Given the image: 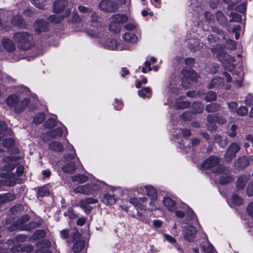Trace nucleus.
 Listing matches in <instances>:
<instances>
[{"label":"nucleus","mask_w":253,"mask_h":253,"mask_svg":"<svg viewBox=\"0 0 253 253\" xmlns=\"http://www.w3.org/2000/svg\"><path fill=\"white\" fill-rule=\"evenodd\" d=\"M123 38L125 41L131 43H136L138 40L135 34L129 32L124 34Z\"/></svg>","instance_id":"23"},{"label":"nucleus","mask_w":253,"mask_h":253,"mask_svg":"<svg viewBox=\"0 0 253 253\" xmlns=\"http://www.w3.org/2000/svg\"><path fill=\"white\" fill-rule=\"evenodd\" d=\"M31 102L30 98H23L20 99L16 94H11L8 95L5 99V103L10 108H13L16 114L23 113L29 106Z\"/></svg>","instance_id":"2"},{"label":"nucleus","mask_w":253,"mask_h":253,"mask_svg":"<svg viewBox=\"0 0 253 253\" xmlns=\"http://www.w3.org/2000/svg\"><path fill=\"white\" fill-rule=\"evenodd\" d=\"M42 220H40L37 221H31L27 223L25 225L21 226L22 228L21 231H30L38 227H40L42 224Z\"/></svg>","instance_id":"16"},{"label":"nucleus","mask_w":253,"mask_h":253,"mask_svg":"<svg viewBox=\"0 0 253 253\" xmlns=\"http://www.w3.org/2000/svg\"><path fill=\"white\" fill-rule=\"evenodd\" d=\"M13 39L17 42L18 48L22 51L29 50L34 45L32 36L28 32L14 33Z\"/></svg>","instance_id":"3"},{"label":"nucleus","mask_w":253,"mask_h":253,"mask_svg":"<svg viewBox=\"0 0 253 253\" xmlns=\"http://www.w3.org/2000/svg\"><path fill=\"white\" fill-rule=\"evenodd\" d=\"M11 23L14 26L21 29H24L26 28V23L25 21L20 17L14 18L11 20Z\"/></svg>","instance_id":"29"},{"label":"nucleus","mask_w":253,"mask_h":253,"mask_svg":"<svg viewBox=\"0 0 253 253\" xmlns=\"http://www.w3.org/2000/svg\"><path fill=\"white\" fill-rule=\"evenodd\" d=\"M164 206L169 211H173L176 210L175 202L169 197H166L163 201Z\"/></svg>","instance_id":"21"},{"label":"nucleus","mask_w":253,"mask_h":253,"mask_svg":"<svg viewBox=\"0 0 253 253\" xmlns=\"http://www.w3.org/2000/svg\"><path fill=\"white\" fill-rule=\"evenodd\" d=\"M88 185L89 195L93 194L97 191H101L103 187L105 186V183L98 181L95 183H88Z\"/></svg>","instance_id":"18"},{"label":"nucleus","mask_w":253,"mask_h":253,"mask_svg":"<svg viewBox=\"0 0 253 253\" xmlns=\"http://www.w3.org/2000/svg\"><path fill=\"white\" fill-rule=\"evenodd\" d=\"M50 132L53 139H55L57 137H62L63 133L62 129L60 127H58L55 129L50 130Z\"/></svg>","instance_id":"44"},{"label":"nucleus","mask_w":253,"mask_h":253,"mask_svg":"<svg viewBox=\"0 0 253 253\" xmlns=\"http://www.w3.org/2000/svg\"><path fill=\"white\" fill-rule=\"evenodd\" d=\"M245 103L248 106H251L253 105V94H252L251 93H249L248 94V95L246 97Z\"/></svg>","instance_id":"64"},{"label":"nucleus","mask_w":253,"mask_h":253,"mask_svg":"<svg viewBox=\"0 0 253 253\" xmlns=\"http://www.w3.org/2000/svg\"><path fill=\"white\" fill-rule=\"evenodd\" d=\"M118 42L115 39H109L107 41V46L109 49L115 50L117 49Z\"/></svg>","instance_id":"46"},{"label":"nucleus","mask_w":253,"mask_h":253,"mask_svg":"<svg viewBox=\"0 0 253 253\" xmlns=\"http://www.w3.org/2000/svg\"><path fill=\"white\" fill-rule=\"evenodd\" d=\"M68 1H54L53 4V12L56 14H60L67 10L71 9L68 7Z\"/></svg>","instance_id":"11"},{"label":"nucleus","mask_w":253,"mask_h":253,"mask_svg":"<svg viewBox=\"0 0 253 253\" xmlns=\"http://www.w3.org/2000/svg\"><path fill=\"white\" fill-rule=\"evenodd\" d=\"M37 194L41 197L48 196L50 195V191L48 187L44 185L38 188Z\"/></svg>","instance_id":"32"},{"label":"nucleus","mask_w":253,"mask_h":253,"mask_svg":"<svg viewBox=\"0 0 253 253\" xmlns=\"http://www.w3.org/2000/svg\"><path fill=\"white\" fill-rule=\"evenodd\" d=\"M146 195L150 198L149 205L150 206V210L151 211H156L158 209L155 205L156 201L157 200L158 192L157 190L152 185H146L144 186Z\"/></svg>","instance_id":"5"},{"label":"nucleus","mask_w":253,"mask_h":253,"mask_svg":"<svg viewBox=\"0 0 253 253\" xmlns=\"http://www.w3.org/2000/svg\"><path fill=\"white\" fill-rule=\"evenodd\" d=\"M80 202L85 203L87 205L94 204L98 203V200L97 199L93 198L92 197L85 198L84 199H82Z\"/></svg>","instance_id":"54"},{"label":"nucleus","mask_w":253,"mask_h":253,"mask_svg":"<svg viewBox=\"0 0 253 253\" xmlns=\"http://www.w3.org/2000/svg\"><path fill=\"white\" fill-rule=\"evenodd\" d=\"M180 118L184 121H191L193 118V113L191 111L184 112L181 115Z\"/></svg>","instance_id":"48"},{"label":"nucleus","mask_w":253,"mask_h":253,"mask_svg":"<svg viewBox=\"0 0 253 253\" xmlns=\"http://www.w3.org/2000/svg\"><path fill=\"white\" fill-rule=\"evenodd\" d=\"M88 183L84 185L78 186L74 189L73 191L75 193H81L89 195V190H88Z\"/></svg>","instance_id":"27"},{"label":"nucleus","mask_w":253,"mask_h":253,"mask_svg":"<svg viewBox=\"0 0 253 253\" xmlns=\"http://www.w3.org/2000/svg\"><path fill=\"white\" fill-rule=\"evenodd\" d=\"M57 125V122L55 119L50 117L48 118L45 122L44 126L49 129L53 128Z\"/></svg>","instance_id":"49"},{"label":"nucleus","mask_w":253,"mask_h":253,"mask_svg":"<svg viewBox=\"0 0 253 253\" xmlns=\"http://www.w3.org/2000/svg\"><path fill=\"white\" fill-rule=\"evenodd\" d=\"M88 177L84 174H77L72 177V180L74 182H77L79 183H83L86 182Z\"/></svg>","instance_id":"30"},{"label":"nucleus","mask_w":253,"mask_h":253,"mask_svg":"<svg viewBox=\"0 0 253 253\" xmlns=\"http://www.w3.org/2000/svg\"><path fill=\"white\" fill-rule=\"evenodd\" d=\"M29 220L30 216L27 214H25L21 216V217L16 221L19 225V231H21V229L22 228L21 226L25 225L26 224L25 223L28 222Z\"/></svg>","instance_id":"41"},{"label":"nucleus","mask_w":253,"mask_h":253,"mask_svg":"<svg viewBox=\"0 0 253 253\" xmlns=\"http://www.w3.org/2000/svg\"><path fill=\"white\" fill-rule=\"evenodd\" d=\"M71 15V11L69 9L66 10L60 15H50L47 17L48 21L50 23L59 24L61 21L65 18L69 17Z\"/></svg>","instance_id":"13"},{"label":"nucleus","mask_w":253,"mask_h":253,"mask_svg":"<svg viewBox=\"0 0 253 253\" xmlns=\"http://www.w3.org/2000/svg\"><path fill=\"white\" fill-rule=\"evenodd\" d=\"M220 106L217 103H211L206 107V111L209 113H214L219 110Z\"/></svg>","instance_id":"36"},{"label":"nucleus","mask_w":253,"mask_h":253,"mask_svg":"<svg viewBox=\"0 0 253 253\" xmlns=\"http://www.w3.org/2000/svg\"><path fill=\"white\" fill-rule=\"evenodd\" d=\"M46 116L44 112H40L35 115L33 122L36 125L42 124L45 120Z\"/></svg>","instance_id":"31"},{"label":"nucleus","mask_w":253,"mask_h":253,"mask_svg":"<svg viewBox=\"0 0 253 253\" xmlns=\"http://www.w3.org/2000/svg\"><path fill=\"white\" fill-rule=\"evenodd\" d=\"M48 149L55 152L59 153L64 151L63 145L59 141H51L48 144Z\"/></svg>","instance_id":"19"},{"label":"nucleus","mask_w":253,"mask_h":253,"mask_svg":"<svg viewBox=\"0 0 253 253\" xmlns=\"http://www.w3.org/2000/svg\"><path fill=\"white\" fill-rule=\"evenodd\" d=\"M246 5L247 2H243L241 4H240L236 7V11L242 14L245 13L246 11Z\"/></svg>","instance_id":"63"},{"label":"nucleus","mask_w":253,"mask_h":253,"mask_svg":"<svg viewBox=\"0 0 253 253\" xmlns=\"http://www.w3.org/2000/svg\"><path fill=\"white\" fill-rule=\"evenodd\" d=\"M110 31L113 32L115 34H118L120 32L121 29V25L118 24L112 20V22L109 26Z\"/></svg>","instance_id":"40"},{"label":"nucleus","mask_w":253,"mask_h":253,"mask_svg":"<svg viewBox=\"0 0 253 253\" xmlns=\"http://www.w3.org/2000/svg\"><path fill=\"white\" fill-rule=\"evenodd\" d=\"M46 236V232L43 229L36 230L33 234L34 240H37L44 238Z\"/></svg>","instance_id":"39"},{"label":"nucleus","mask_w":253,"mask_h":253,"mask_svg":"<svg viewBox=\"0 0 253 253\" xmlns=\"http://www.w3.org/2000/svg\"><path fill=\"white\" fill-rule=\"evenodd\" d=\"M152 89L149 86H146L142 87L141 89L138 90V95L139 97L142 98L146 97V94H151Z\"/></svg>","instance_id":"42"},{"label":"nucleus","mask_w":253,"mask_h":253,"mask_svg":"<svg viewBox=\"0 0 253 253\" xmlns=\"http://www.w3.org/2000/svg\"><path fill=\"white\" fill-rule=\"evenodd\" d=\"M181 73L184 77L182 82L183 85L184 79L189 82H195L197 79V73L191 68L184 67L181 71Z\"/></svg>","instance_id":"7"},{"label":"nucleus","mask_w":253,"mask_h":253,"mask_svg":"<svg viewBox=\"0 0 253 253\" xmlns=\"http://www.w3.org/2000/svg\"><path fill=\"white\" fill-rule=\"evenodd\" d=\"M16 196L14 193L10 192L0 194V205L15 200Z\"/></svg>","instance_id":"15"},{"label":"nucleus","mask_w":253,"mask_h":253,"mask_svg":"<svg viewBox=\"0 0 253 253\" xmlns=\"http://www.w3.org/2000/svg\"><path fill=\"white\" fill-rule=\"evenodd\" d=\"M225 171L224 166L221 165H217L212 170V172L215 174H223L225 173Z\"/></svg>","instance_id":"57"},{"label":"nucleus","mask_w":253,"mask_h":253,"mask_svg":"<svg viewBox=\"0 0 253 253\" xmlns=\"http://www.w3.org/2000/svg\"><path fill=\"white\" fill-rule=\"evenodd\" d=\"M80 207L87 214L91 212L93 208L85 203H82L80 201Z\"/></svg>","instance_id":"51"},{"label":"nucleus","mask_w":253,"mask_h":253,"mask_svg":"<svg viewBox=\"0 0 253 253\" xmlns=\"http://www.w3.org/2000/svg\"><path fill=\"white\" fill-rule=\"evenodd\" d=\"M207 244V247H206L205 245L201 246L203 251L206 253H213L214 250L213 246L209 242H208Z\"/></svg>","instance_id":"52"},{"label":"nucleus","mask_w":253,"mask_h":253,"mask_svg":"<svg viewBox=\"0 0 253 253\" xmlns=\"http://www.w3.org/2000/svg\"><path fill=\"white\" fill-rule=\"evenodd\" d=\"M224 85V80L220 77L213 78L207 87L208 89H212L214 87L220 88Z\"/></svg>","instance_id":"17"},{"label":"nucleus","mask_w":253,"mask_h":253,"mask_svg":"<svg viewBox=\"0 0 253 253\" xmlns=\"http://www.w3.org/2000/svg\"><path fill=\"white\" fill-rule=\"evenodd\" d=\"M250 161L249 158L244 155L239 157L234 161V167L238 170H244L250 165Z\"/></svg>","instance_id":"9"},{"label":"nucleus","mask_w":253,"mask_h":253,"mask_svg":"<svg viewBox=\"0 0 253 253\" xmlns=\"http://www.w3.org/2000/svg\"><path fill=\"white\" fill-rule=\"evenodd\" d=\"M192 112L194 114L201 113L204 110L203 105L199 102H194L192 104Z\"/></svg>","instance_id":"33"},{"label":"nucleus","mask_w":253,"mask_h":253,"mask_svg":"<svg viewBox=\"0 0 253 253\" xmlns=\"http://www.w3.org/2000/svg\"><path fill=\"white\" fill-rule=\"evenodd\" d=\"M212 51L216 54L217 60L222 63L225 69L229 72L235 70V65L234 63L236 61L235 58L227 53L222 45L219 44L213 48Z\"/></svg>","instance_id":"1"},{"label":"nucleus","mask_w":253,"mask_h":253,"mask_svg":"<svg viewBox=\"0 0 253 253\" xmlns=\"http://www.w3.org/2000/svg\"><path fill=\"white\" fill-rule=\"evenodd\" d=\"M215 17L217 22L222 27L227 25V18L221 11H218L215 13Z\"/></svg>","instance_id":"26"},{"label":"nucleus","mask_w":253,"mask_h":253,"mask_svg":"<svg viewBox=\"0 0 253 253\" xmlns=\"http://www.w3.org/2000/svg\"><path fill=\"white\" fill-rule=\"evenodd\" d=\"M247 179L245 175H241L238 177L236 182V187L238 190L244 189L247 183Z\"/></svg>","instance_id":"28"},{"label":"nucleus","mask_w":253,"mask_h":253,"mask_svg":"<svg viewBox=\"0 0 253 253\" xmlns=\"http://www.w3.org/2000/svg\"><path fill=\"white\" fill-rule=\"evenodd\" d=\"M231 150L233 153L237 154V153L240 151V147L236 142L231 143L227 148Z\"/></svg>","instance_id":"56"},{"label":"nucleus","mask_w":253,"mask_h":253,"mask_svg":"<svg viewBox=\"0 0 253 253\" xmlns=\"http://www.w3.org/2000/svg\"><path fill=\"white\" fill-rule=\"evenodd\" d=\"M238 106V104L236 101H232L228 103V107L230 112L233 114H235Z\"/></svg>","instance_id":"55"},{"label":"nucleus","mask_w":253,"mask_h":253,"mask_svg":"<svg viewBox=\"0 0 253 253\" xmlns=\"http://www.w3.org/2000/svg\"><path fill=\"white\" fill-rule=\"evenodd\" d=\"M15 141L12 138H6L3 140L2 145L4 148H11L15 146Z\"/></svg>","instance_id":"45"},{"label":"nucleus","mask_w":253,"mask_h":253,"mask_svg":"<svg viewBox=\"0 0 253 253\" xmlns=\"http://www.w3.org/2000/svg\"><path fill=\"white\" fill-rule=\"evenodd\" d=\"M218 162L217 157L211 156L203 162L201 166L203 169H209L216 166Z\"/></svg>","instance_id":"12"},{"label":"nucleus","mask_w":253,"mask_h":253,"mask_svg":"<svg viewBox=\"0 0 253 253\" xmlns=\"http://www.w3.org/2000/svg\"><path fill=\"white\" fill-rule=\"evenodd\" d=\"M197 233L196 228L193 225L187 226L184 231V238L189 243L194 241Z\"/></svg>","instance_id":"10"},{"label":"nucleus","mask_w":253,"mask_h":253,"mask_svg":"<svg viewBox=\"0 0 253 253\" xmlns=\"http://www.w3.org/2000/svg\"><path fill=\"white\" fill-rule=\"evenodd\" d=\"M85 241L84 239L76 241L73 246V251L75 253L80 252L84 248Z\"/></svg>","instance_id":"25"},{"label":"nucleus","mask_w":253,"mask_h":253,"mask_svg":"<svg viewBox=\"0 0 253 253\" xmlns=\"http://www.w3.org/2000/svg\"><path fill=\"white\" fill-rule=\"evenodd\" d=\"M236 154L229 149H227L224 154V159L227 162H231L236 157Z\"/></svg>","instance_id":"47"},{"label":"nucleus","mask_w":253,"mask_h":253,"mask_svg":"<svg viewBox=\"0 0 253 253\" xmlns=\"http://www.w3.org/2000/svg\"><path fill=\"white\" fill-rule=\"evenodd\" d=\"M42 248L49 249L51 247V243L48 239H44L38 242Z\"/></svg>","instance_id":"59"},{"label":"nucleus","mask_w":253,"mask_h":253,"mask_svg":"<svg viewBox=\"0 0 253 253\" xmlns=\"http://www.w3.org/2000/svg\"><path fill=\"white\" fill-rule=\"evenodd\" d=\"M199 44L195 40H192L188 42V46L190 49L196 50L198 48Z\"/></svg>","instance_id":"62"},{"label":"nucleus","mask_w":253,"mask_h":253,"mask_svg":"<svg viewBox=\"0 0 253 253\" xmlns=\"http://www.w3.org/2000/svg\"><path fill=\"white\" fill-rule=\"evenodd\" d=\"M217 99L216 93L213 91H208L206 93V96L204 98V100L206 102H211L216 100Z\"/></svg>","instance_id":"43"},{"label":"nucleus","mask_w":253,"mask_h":253,"mask_svg":"<svg viewBox=\"0 0 253 253\" xmlns=\"http://www.w3.org/2000/svg\"><path fill=\"white\" fill-rule=\"evenodd\" d=\"M207 120L209 123H216L218 121V115L216 114L208 115L207 118Z\"/></svg>","instance_id":"61"},{"label":"nucleus","mask_w":253,"mask_h":253,"mask_svg":"<svg viewBox=\"0 0 253 253\" xmlns=\"http://www.w3.org/2000/svg\"><path fill=\"white\" fill-rule=\"evenodd\" d=\"M243 199L237 194H233L231 196V203L235 206H241L243 204Z\"/></svg>","instance_id":"37"},{"label":"nucleus","mask_w":253,"mask_h":253,"mask_svg":"<svg viewBox=\"0 0 253 253\" xmlns=\"http://www.w3.org/2000/svg\"><path fill=\"white\" fill-rule=\"evenodd\" d=\"M114 109L116 110H121L124 107L123 102L119 100L118 98H115L114 104Z\"/></svg>","instance_id":"58"},{"label":"nucleus","mask_w":253,"mask_h":253,"mask_svg":"<svg viewBox=\"0 0 253 253\" xmlns=\"http://www.w3.org/2000/svg\"><path fill=\"white\" fill-rule=\"evenodd\" d=\"M99 7L102 11L115 12L118 9V4L115 1H100Z\"/></svg>","instance_id":"6"},{"label":"nucleus","mask_w":253,"mask_h":253,"mask_svg":"<svg viewBox=\"0 0 253 253\" xmlns=\"http://www.w3.org/2000/svg\"><path fill=\"white\" fill-rule=\"evenodd\" d=\"M248 109L245 106H241L237 108L235 113L239 116H245L248 114Z\"/></svg>","instance_id":"50"},{"label":"nucleus","mask_w":253,"mask_h":253,"mask_svg":"<svg viewBox=\"0 0 253 253\" xmlns=\"http://www.w3.org/2000/svg\"><path fill=\"white\" fill-rule=\"evenodd\" d=\"M61 169L64 173H74L77 169L75 162L74 161L67 162L62 167Z\"/></svg>","instance_id":"20"},{"label":"nucleus","mask_w":253,"mask_h":253,"mask_svg":"<svg viewBox=\"0 0 253 253\" xmlns=\"http://www.w3.org/2000/svg\"><path fill=\"white\" fill-rule=\"evenodd\" d=\"M73 149L74 148H73ZM76 156L77 155L75 152V150H74V153H68L64 155L63 156V158L65 160V162H67L74 161Z\"/></svg>","instance_id":"53"},{"label":"nucleus","mask_w":253,"mask_h":253,"mask_svg":"<svg viewBox=\"0 0 253 253\" xmlns=\"http://www.w3.org/2000/svg\"><path fill=\"white\" fill-rule=\"evenodd\" d=\"M116 23L121 25L126 22L128 20V17L126 14H115L113 16V19Z\"/></svg>","instance_id":"34"},{"label":"nucleus","mask_w":253,"mask_h":253,"mask_svg":"<svg viewBox=\"0 0 253 253\" xmlns=\"http://www.w3.org/2000/svg\"><path fill=\"white\" fill-rule=\"evenodd\" d=\"M33 251V247L31 245H14L11 248H0V253H31Z\"/></svg>","instance_id":"4"},{"label":"nucleus","mask_w":253,"mask_h":253,"mask_svg":"<svg viewBox=\"0 0 253 253\" xmlns=\"http://www.w3.org/2000/svg\"><path fill=\"white\" fill-rule=\"evenodd\" d=\"M49 25L44 19L36 20L34 24V28L37 34L39 35L42 32H47L49 30Z\"/></svg>","instance_id":"8"},{"label":"nucleus","mask_w":253,"mask_h":253,"mask_svg":"<svg viewBox=\"0 0 253 253\" xmlns=\"http://www.w3.org/2000/svg\"><path fill=\"white\" fill-rule=\"evenodd\" d=\"M224 174L219 178V183L221 185L228 184L233 180V177L230 173H224Z\"/></svg>","instance_id":"24"},{"label":"nucleus","mask_w":253,"mask_h":253,"mask_svg":"<svg viewBox=\"0 0 253 253\" xmlns=\"http://www.w3.org/2000/svg\"><path fill=\"white\" fill-rule=\"evenodd\" d=\"M63 215L65 216H68L71 219H75L78 218L79 215L76 213L72 207H69L67 211L64 212Z\"/></svg>","instance_id":"38"},{"label":"nucleus","mask_w":253,"mask_h":253,"mask_svg":"<svg viewBox=\"0 0 253 253\" xmlns=\"http://www.w3.org/2000/svg\"><path fill=\"white\" fill-rule=\"evenodd\" d=\"M82 18L79 15L77 11H73L70 18L67 19L69 24H75L81 22Z\"/></svg>","instance_id":"35"},{"label":"nucleus","mask_w":253,"mask_h":253,"mask_svg":"<svg viewBox=\"0 0 253 253\" xmlns=\"http://www.w3.org/2000/svg\"><path fill=\"white\" fill-rule=\"evenodd\" d=\"M1 43L3 48L8 52H12L16 49L15 43L8 38H3Z\"/></svg>","instance_id":"14"},{"label":"nucleus","mask_w":253,"mask_h":253,"mask_svg":"<svg viewBox=\"0 0 253 253\" xmlns=\"http://www.w3.org/2000/svg\"><path fill=\"white\" fill-rule=\"evenodd\" d=\"M52 139L51 134H50V130L47 131L46 133H43L41 135V140L43 142H46Z\"/></svg>","instance_id":"60"},{"label":"nucleus","mask_w":253,"mask_h":253,"mask_svg":"<svg viewBox=\"0 0 253 253\" xmlns=\"http://www.w3.org/2000/svg\"><path fill=\"white\" fill-rule=\"evenodd\" d=\"M102 202L106 205H112L116 203L117 199L115 195H110L108 193L104 194L102 199Z\"/></svg>","instance_id":"22"}]
</instances>
